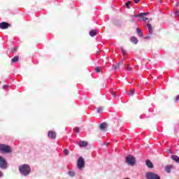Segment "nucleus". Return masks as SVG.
<instances>
[{
    "label": "nucleus",
    "instance_id": "4c0bfd02",
    "mask_svg": "<svg viewBox=\"0 0 179 179\" xmlns=\"http://www.w3.org/2000/svg\"><path fill=\"white\" fill-rule=\"evenodd\" d=\"M0 85H1V82H0Z\"/></svg>",
    "mask_w": 179,
    "mask_h": 179
},
{
    "label": "nucleus",
    "instance_id": "39448f33",
    "mask_svg": "<svg viewBox=\"0 0 179 179\" xmlns=\"http://www.w3.org/2000/svg\"><path fill=\"white\" fill-rule=\"evenodd\" d=\"M77 166L80 170H82V169L85 168V159H83L82 157L78 158L77 162Z\"/></svg>",
    "mask_w": 179,
    "mask_h": 179
},
{
    "label": "nucleus",
    "instance_id": "412c9836",
    "mask_svg": "<svg viewBox=\"0 0 179 179\" xmlns=\"http://www.w3.org/2000/svg\"><path fill=\"white\" fill-rule=\"evenodd\" d=\"M120 65H124V60L120 61V62L117 64V65L116 66L117 69H120Z\"/></svg>",
    "mask_w": 179,
    "mask_h": 179
},
{
    "label": "nucleus",
    "instance_id": "2eb2a0df",
    "mask_svg": "<svg viewBox=\"0 0 179 179\" xmlns=\"http://www.w3.org/2000/svg\"><path fill=\"white\" fill-rule=\"evenodd\" d=\"M171 159H172V160H173L176 163H179V157L178 156H177V155H172L171 156Z\"/></svg>",
    "mask_w": 179,
    "mask_h": 179
},
{
    "label": "nucleus",
    "instance_id": "f3484780",
    "mask_svg": "<svg viewBox=\"0 0 179 179\" xmlns=\"http://www.w3.org/2000/svg\"><path fill=\"white\" fill-rule=\"evenodd\" d=\"M147 27H148V29L149 30L150 34H152V33H153V29H152V24H147Z\"/></svg>",
    "mask_w": 179,
    "mask_h": 179
},
{
    "label": "nucleus",
    "instance_id": "c85d7f7f",
    "mask_svg": "<svg viewBox=\"0 0 179 179\" xmlns=\"http://www.w3.org/2000/svg\"><path fill=\"white\" fill-rule=\"evenodd\" d=\"M111 94H112L113 97H116L117 94L115 93V92L112 91Z\"/></svg>",
    "mask_w": 179,
    "mask_h": 179
},
{
    "label": "nucleus",
    "instance_id": "5701e85b",
    "mask_svg": "<svg viewBox=\"0 0 179 179\" xmlns=\"http://www.w3.org/2000/svg\"><path fill=\"white\" fill-rule=\"evenodd\" d=\"M64 153L66 156H69V150L68 149H64Z\"/></svg>",
    "mask_w": 179,
    "mask_h": 179
},
{
    "label": "nucleus",
    "instance_id": "423d86ee",
    "mask_svg": "<svg viewBox=\"0 0 179 179\" xmlns=\"http://www.w3.org/2000/svg\"><path fill=\"white\" fill-rule=\"evenodd\" d=\"M145 177L147 179H160V176L153 172H148L145 174Z\"/></svg>",
    "mask_w": 179,
    "mask_h": 179
},
{
    "label": "nucleus",
    "instance_id": "dca6fc26",
    "mask_svg": "<svg viewBox=\"0 0 179 179\" xmlns=\"http://www.w3.org/2000/svg\"><path fill=\"white\" fill-rule=\"evenodd\" d=\"M130 41L133 43V44H138V38L135 36H132Z\"/></svg>",
    "mask_w": 179,
    "mask_h": 179
},
{
    "label": "nucleus",
    "instance_id": "f704fd0d",
    "mask_svg": "<svg viewBox=\"0 0 179 179\" xmlns=\"http://www.w3.org/2000/svg\"><path fill=\"white\" fill-rule=\"evenodd\" d=\"M6 87H8V85H3V90H5V89H6Z\"/></svg>",
    "mask_w": 179,
    "mask_h": 179
},
{
    "label": "nucleus",
    "instance_id": "c756f323",
    "mask_svg": "<svg viewBox=\"0 0 179 179\" xmlns=\"http://www.w3.org/2000/svg\"><path fill=\"white\" fill-rule=\"evenodd\" d=\"M95 72H97V73L100 72V68L99 66L95 68Z\"/></svg>",
    "mask_w": 179,
    "mask_h": 179
},
{
    "label": "nucleus",
    "instance_id": "393cba45",
    "mask_svg": "<svg viewBox=\"0 0 179 179\" xmlns=\"http://www.w3.org/2000/svg\"><path fill=\"white\" fill-rule=\"evenodd\" d=\"M124 68L125 69H127V71H132V69L129 67V64L127 66H125Z\"/></svg>",
    "mask_w": 179,
    "mask_h": 179
},
{
    "label": "nucleus",
    "instance_id": "6ab92c4d",
    "mask_svg": "<svg viewBox=\"0 0 179 179\" xmlns=\"http://www.w3.org/2000/svg\"><path fill=\"white\" fill-rule=\"evenodd\" d=\"M137 33L140 37L143 36V32H142V30H141L139 28H137Z\"/></svg>",
    "mask_w": 179,
    "mask_h": 179
},
{
    "label": "nucleus",
    "instance_id": "473e14b6",
    "mask_svg": "<svg viewBox=\"0 0 179 179\" xmlns=\"http://www.w3.org/2000/svg\"><path fill=\"white\" fill-rule=\"evenodd\" d=\"M140 1H141V0H134V2H135L136 3H139Z\"/></svg>",
    "mask_w": 179,
    "mask_h": 179
},
{
    "label": "nucleus",
    "instance_id": "f8f14e48",
    "mask_svg": "<svg viewBox=\"0 0 179 179\" xmlns=\"http://www.w3.org/2000/svg\"><path fill=\"white\" fill-rule=\"evenodd\" d=\"M88 143L86 141H80L78 143V145H80V148H86L87 146Z\"/></svg>",
    "mask_w": 179,
    "mask_h": 179
},
{
    "label": "nucleus",
    "instance_id": "f03ea898",
    "mask_svg": "<svg viewBox=\"0 0 179 179\" xmlns=\"http://www.w3.org/2000/svg\"><path fill=\"white\" fill-rule=\"evenodd\" d=\"M0 152L1 153H10L12 152V148L9 145L0 144Z\"/></svg>",
    "mask_w": 179,
    "mask_h": 179
},
{
    "label": "nucleus",
    "instance_id": "0eeeda50",
    "mask_svg": "<svg viewBox=\"0 0 179 179\" xmlns=\"http://www.w3.org/2000/svg\"><path fill=\"white\" fill-rule=\"evenodd\" d=\"M48 136L50 139H55V138H57V133H55V131H50L48 133Z\"/></svg>",
    "mask_w": 179,
    "mask_h": 179
},
{
    "label": "nucleus",
    "instance_id": "bb28decb",
    "mask_svg": "<svg viewBox=\"0 0 179 179\" xmlns=\"http://www.w3.org/2000/svg\"><path fill=\"white\" fill-rule=\"evenodd\" d=\"M103 111V107H99L97 109V113H101Z\"/></svg>",
    "mask_w": 179,
    "mask_h": 179
},
{
    "label": "nucleus",
    "instance_id": "2f4dec72",
    "mask_svg": "<svg viewBox=\"0 0 179 179\" xmlns=\"http://www.w3.org/2000/svg\"><path fill=\"white\" fill-rule=\"evenodd\" d=\"M175 101H179V95L176 97Z\"/></svg>",
    "mask_w": 179,
    "mask_h": 179
},
{
    "label": "nucleus",
    "instance_id": "e433bc0d",
    "mask_svg": "<svg viewBox=\"0 0 179 179\" xmlns=\"http://www.w3.org/2000/svg\"><path fill=\"white\" fill-rule=\"evenodd\" d=\"M138 20H139V21L143 20V18H140V19H138Z\"/></svg>",
    "mask_w": 179,
    "mask_h": 179
},
{
    "label": "nucleus",
    "instance_id": "aec40b11",
    "mask_svg": "<svg viewBox=\"0 0 179 179\" xmlns=\"http://www.w3.org/2000/svg\"><path fill=\"white\" fill-rule=\"evenodd\" d=\"M143 20H144V22H146L148 23L152 20V18H148L146 17H143Z\"/></svg>",
    "mask_w": 179,
    "mask_h": 179
},
{
    "label": "nucleus",
    "instance_id": "6e6552de",
    "mask_svg": "<svg viewBox=\"0 0 179 179\" xmlns=\"http://www.w3.org/2000/svg\"><path fill=\"white\" fill-rule=\"evenodd\" d=\"M8 27H10V24H9L8 22L0 23V29L5 30L6 29H8Z\"/></svg>",
    "mask_w": 179,
    "mask_h": 179
},
{
    "label": "nucleus",
    "instance_id": "a878e982",
    "mask_svg": "<svg viewBox=\"0 0 179 179\" xmlns=\"http://www.w3.org/2000/svg\"><path fill=\"white\" fill-rule=\"evenodd\" d=\"M69 176H71V177H73V176H75V172L71 171L69 172Z\"/></svg>",
    "mask_w": 179,
    "mask_h": 179
},
{
    "label": "nucleus",
    "instance_id": "7ed1b4c3",
    "mask_svg": "<svg viewBox=\"0 0 179 179\" xmlns=\"http://www.w3.org/2000/svg\"><path fill=\"white\" fill-rule=\"evenodd\" d=\"M126 162L129 166H134V164L136 163V159H135V157L132 155H128L126 157Z\"/></svg>",
    "mask_w": 179,
    "mask_h": 179
},
{
    "label": "nucleus",
    "instance_id": "c9c22d12",
    "mask_svg": "<svg viewBox=\"0 0 179 179\" xmlns=\"http://www.w3.org/2000/svg\"><path fill=\"white\" fill-rule=\"evenodd\" d=\"M3 175L2 172L0 171V177H2Z\"/></svg>",
    "mask_w": 179,
    "mask_h": 179
},
{
    "label": "nucleus",
    "instance_id": "b1692460",
    "mask_svg": "<svg viewBox=\"0 0 179 179\" xmlns=\"http://www.w3.org/2000/svg\"><path fill=\"white\" fill-rule=\"evenodd\" d=\"M132 3V1H129L127 3H126V6L127 9H129V5Z\"/></svg>",
    "mask_w": 179,
    "mask_h": 179
},
{
    "label": "nucleus",
    "instance_id": "ddd939ff",
    "mask_svg": "<svg viewBox=\"0 0 179 179\" xmlns=\"http://www.w3.org/2000/svg\"><path fill=\"white\" fill-rule=\"evenodd\" d=\"M174 166L173 165H167L165 166V170L166 173H171V169H173Z\"/></svg>",
    "mask_w": 179,
    "mask_h": 179
},
{
    "label": "nucleus",
    "instance_id": "4be33fe9",
    "mask_svg": "<svg viewBox=\"0 0 179 179\" xmlns=\"http://www.w3.org/2000/svg\"><path fill=\"white\" fill-rule=\"evenodd\" d=\"M128 94L129 96H134V94H135V90H131Z\"/></svg>",
    "mask_w": 179,
    "mask_h": 179
},
{
    "label": "nucleus",
    "instance_id": "a211bd4d",
    "mask_svg": "<svg viewBox=\"0 0 179 179\" xmlns=\"http://www.w3.org/2000/svg\"><path fill=\"white\" fill-rule=\"evenodd\" d=\"M17 61H19V56H15L12 59L11 62H13V64H16Z\"/></svg>",
    "mask_w": 179,
    "mask_h": 179
},
{
    "label": "nucleus",
    "instance_id": "f257e3e1",
    "mask_svg": "<svg viewBox=\"0 0 179 179\" xmlns=\"http://www.w3.org/2000/svg\"><path fill=\"white\" fill-rule=\"evenodd\" d=\"M19 171L20 174L26 177L31 173V169H30V166H29V164H24L19 166Z\"/></svg>",
    "mask_w": 179,
    "mask_h": 179
},
{
    "label": "nucleus",
    "instance_id": "cd10ccee",
    "mask_svg": "<svg viewBox=\"0 0 179 179\" xmlns=\"http://www.w3.org/2000/svg\"><path fill=\"white\" fill-rule=\"evenodd\" d=\"M121 51L122 52L123 55H127V52L124 50V48H121Z\"/></svg>",
    "mask_w": 179,
    "mask_h": 179
},
{
    "label": "nucleus",
    "instance_id": "9d476101",
    "mask_svg": "<svg viewBox=\"0 0 179 179\" xmlns=\"http://www.w3.org/2000/svg\"><path fill=\"white\" fill-rule=\"evenodd\" d=\"M148 15H149V13H141L134 15V17H145L144 16H148Z\"/></svg>",
    "mask_w": 179,
    "mask_h": 179
},
{
    "label": "nucleus",
    "instance_id": "1a4fd4ad",
    "mask_svg": "<svg viewBox=\"0 0 179 179\" xmlns=\"http://www.w3.org/2000/svg\"><path fill=\"white\" fill-rule=\"evenodd\" d=\"M99 128L100 129H101L102 131H107V124L106 122H103L99 125Z\"/></svg>",
    "mask_w": 179,
    "mask_h": 179
},
{
    "label": "nucleus",
    "instance_id": "7c9ffc66",
    "mask_svg": "<svg viewBox=\"0 0 179 179\" xmlns=\"http://www.w3.org/2000/svg\"><path fill=\"white\" fill-rule=\"evenodd\" d=\"M73 131H74L75 132H79L80 129H79V127H76L75 129H73Z\"/></svg>",
    "mask_w": 179,
    "mask_h": 179
},
{
    "label": "nucleus",
    "instance_id": "9b49d317",
    "mask_svg": "<svg viewBox=\"0 0 179 179\" xmlns=\"http://www.w3.org/2000/svg\"><path fill=\"white\" fill-rule=\"evenodd\" d=\"M145 164L147 166V167H148L149 169H153L154 166H153V163H152V162H150V160L148 159L145 162Z\"/></svg>",
    "mask_w": 179,
    "mask_h": 179
},
{
    "label": "nucleus",
    "instance_id": "4468645a",
    "mask_svg": "<svg viewBox=\"0 0 179 179\" xmlns=\"http://www.w3.org/2000/svg\"><path fill=\"white\" fill-rule=\"evenodd\" d=\"M90 36H91V37H94V36H97V31L92 29L90 31Z\"/></svg>",
    "mask_w": 179,
    "mask_h": 179
},
{
    "label": "nucleus",
    "instance_id": "72a5a7b5",
    "mask_svg": "<svg viewBox=\"0 0 179 179\" xmlns=\"http://www.w3.org/2000/svg\"><path fill=\"white\" fill-rule=\"evenodd\" d=\"M113 69H117V66H115V65H113Z\"/></svg>",
    "mask_w": 179,
    "mask_h": 179
},
{
    "label": "nucleus",
    "instance_id": "20e7f679",
    "mask_svg": "<svg viewBox=\"0 0 179 179\" xmlns=\"http://www.w3.org/2000/svg\"><path fill=\"white\" fill-rule=\"evenodd\" d=\"M8 167V162L3 158V157L0 156V169H5Z\"/></svg>",
    "mask_w": 179,
    "mask_h": 179
}]
</instances>
